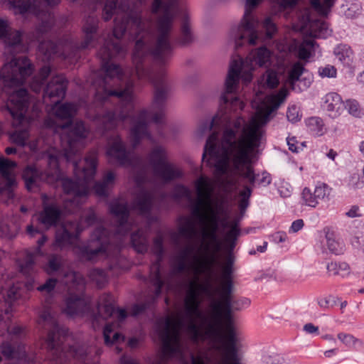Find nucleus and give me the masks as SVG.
Masks as SVG:
<instances>
[{
	"instance_id": "nucleus-60",
	"label": "nucleus",
	"mask_w": 364,
	"mask_h": 364,
	"mask_svg": "<svg viewBox=\"0 0 364 364\" xmlns=\"http://www.w3.org/2000/svg\"><path fill=\"white\" fill-rule=\"evenodd\" d=\"M360 12V7L358 4H351L347 11H346V16L349 18H353Z\"/></svg>"
},
{
	"instance_id": "nucleus-24",
	"label": "nucleus",
	"mask_w": 364,
	"mask_h": 364,
	"mask_svg": "<svg viewBox=\"0 0 364 364\" xmlns=\"http://www.w3.org/2000/svg\"><path fill=\"white\" fill-rule=\"evenodd\" d=\"M177 41L182 45L191 43L193 41L191 23L187 14H184L182 16L180 34Z\"/></svg>"
},
{
	"instance_id": "nucleus-21",
	"label": "nucleus",
	"mask_w": 364,
	"mask_h": 364,
	"mask_svg": "<svg viewBox=\"0 0 364 364\" xmlns=\"http://www.w3.org/2000/svg\"><path fill=\"white\" fill-rule=\"evenodd\" d=\"M10 5V9L15 14H24L31 13L36 16L40 15V2L33 0H8Z\"/></svg>"
},
{
	"instance_id": "nucleus-55",
	"label": "nucleus",
	"mask_w": 364,
	"mask_h": 364,
	"mask_svg": "<svg viewBox=\"0 0 364 364\" xmlns=\"http://www.w3.org/2000/svg\"><path fill=\"white\" fill-rule=\"evenodd\" d=\"M56 284H57V279H53V278H50V279H47L43 284L38 287L37 289L41 292L51 294L53 291V290L56 286Z\"/></svg>"
},
{
	"instance_id": "nucleus-10",
	"label": "nucleus",
	"mask_w": 364,
	"mask_h": 364,
	"mask_svg": "<svg viewBox=\"0 0 364 364\" xmlns=\"http://www.w3.org/2000/svg\"><path fill=\"white\" fill-rule=\"evenodd\" d=\"M33 70L32 64L27 57L13 58L0 70V85L5 87L21 85Z\"/></svg>"
},
{
	"instance_id": "nucleus-34",
	"label": "nucleus",
	"mask_w": 364,
	"mask_h": 364,
	"mask_svg": "<svg viewBox=\"0 0 364 364\" xmlns=\"http://www.w3.org/2000/svg\"><path fill=\"white\" fill-rule=\"evenodd\" d=\"M304 64L301 62L295 63L289 71L287 82L294 89V85L299 80L300 76L305 71Z\"/></svg>"
},
{
	"instance_id": "nucleus-39",
	"label": "nucleus",
	"mask_w": 364,
	"mask_h": 364,
	"mask_svg": "<svg viewBox=\"0 0 364 364\" xmlns=\"http://www.w3.org/2000/svg\"><path fill=\"white\" fill-rule=\"evenodd\" d=\"M75 110V106L73 104L65 103L56 108L55 115L60 119H71Z\"/></svg>"
},
{
	"instance_id": "nucleus-25",
	"label": "nucleus",
	"mask_w": 364,
	"mask_h": 364,
	"mask_svg": "<svg viewBox=\"0 0 364 364\" xmlns=\"http://www.w3.org/2000/svg\"><path fill=\"white\" fill-rule=\"evenodd\" d=\"M131 243L138 253L146 252L149 245L147 234L143 230H137L131 235Z\"/></svg>"
},
{
	"instance_id": "nucleus-46",
	"label": "nucleus",
	"mask_w": 364,
	"mask_h": 364,
	"mask_svg": "<svg viewBox=\"0 0 364 364\" xmlns=\"http://www.w3.org/2000/svg\"><path fill=\"white\" fill-rule=\"evenodd\" d=\"M345 108L348 110V113L353 117H360L362 115V110L359 103L355 100H346L345 102Z\"/></svg>"
},
{
	"instance_id": "nucleus-20",
	"label": "nucleus",
	"mask_w": 364,
	"mask_h": 364,
	"mask_svg": "<svg viewBox=\"0 0 364 364\" xmlns=\"http://www.w3.org/2000/svg\"><path fill=\"white\" fill-rule=\"evenodd\" d=\"M62 211L55 204H44L43 210L39 214V221L46 228L55 226L60 220Z\"/></svg>"
},
{
	"instance_id": "nucleus-50",
	"label": "nucleus",
	"mask_w": 364,
	"mask_h": 364,
	"mask_svg": "<svg viewBox=\"0 0 364 364\" xmlns=\"http://www.w3.org/2000/svg\"><path fill=\"white\" fill-rule=\"evenodd\" d=\"M302 198L304 203L310 207L315 208L318 204V200L314 195V192L309 188H304L302 191Z\"/></svg>"
},
{
	"instance_id": "nucleus-49",
	"label": "nucleus",
	"mask_w": 364,
	"mask_h": 364,
	"mask_svg": "<svg viewBox=\"0 0 364 364\" xmlns=\"http://www.w3.org/2000/svg\"><path fill=\"white\" fill-rule=\"evenodd\" d=\"M347 186L350 190L361 189L364 187V181L358 173H353L350 176Z\"/></svg>"
},
{
	"instance_id": "nucleus-36",
	"label": "nucleus",
	"mask_w": 364,
	"mask_h": 364,
	"mask_svg": "<svg viewBox=\"0 0 364 364\" xmlns=\"http://www.w3.org/2000/svg\"><path fill=\"white\" fill-rule=\"evenodd\" d=\"M297 2L298 0H273L272 12L277 15L286 9L294 7Z\"/></svg>"
},
{
	"instance_id": "nucleus-30",
	"label": "nucleus",
	"mask_w": 364,
	"mask_h": 364,
	"mask_svg": "<svg viewBox=\"0 0 364 364\" xmlns=\"http://www.w3.org/2000/svg\"><path fill=\"white\" fill-rule=\"evenodd\" d=\"M316 43L314 39H305L298 47L297 56L300 60H308L311 52L316 51Z\"/></svg>"
},
{
	"instance_id": "nucleus-62",
	"label": "nucleus",
	"mask_w": 364,
	"mask_h": 364,
	"mask_svg": "<svg viewBox=\"0 0 364 364\" xmlns=\"http://www.w3.org/2000/svg\"><path fill=\"white\" fill-rule=\"evenodd\" d=\"M97 220L95 213L92 209H90L84 216V220L87 225H91L95 223Z\"/></svg>"
},
{
	"instance_id": "nucleus-57",
	"label": "nucleus",
	"mask_w": 364,
	"mask_h": 364,
	"mask_svg": "<svg viewBox=\"0 0 364 364\" xmlns=\"http://www.w3.org/2000/svg\"><path fill=\"white\" fill-rule=\"evenodd\" d=\"M16 166V163L12 161L6 159H0V173L4 176H7L9 173V169Z\"/></svg>"
},
{
	"instance_id": "nucleus-16",
	"label": "nucleus",
	"mask_w": 364,
	"mask_h": 364,
	"mask_svg": "<svg viewBox=\"0 0 364 364\" xmlns=\"http://www.w3.org/2000/svg\"><path fill=\"white\" fill-rule=\"evenodd\" d=\"M82 231L80 225L75 221H68L62 225L55 233V244L60 248L73 244Z\"/></svg>"
},
{
	"instance_id": "nucleus-18",
	"label": "nucleus",
	"mask_w": 364,
	"mask_h": 364,
	"mask_svg": "<svg viewBox=\"0 0 364 364\" xmlns=\"http://www.w3.org/2000/svg\"><path fill=\"white\" fill-rule=\"evenodd\" d=\"M0 353L7 360L27 361L29 360L26 346L20 341H5L0 344Z\"/></svg>"
},
{
	"instance_id": "nucleus-19",
	"label": "nucleus",
	"mask_w": 364,
	"mask_h": 364,
	"mask_svg": "<svg viewBox=\"0 0 364 364\" xmlns=\"http://www.w3.org/2000/svg\"><path fill=\"white\" fill-rule=\"evenodd\" d=\"M115 311L112 304V296L110 294L102 296L97 304V314L92 315V325L95 328L102 321L111 317Z\"/></svg>"
},
{
	"instance_id": "nucleus-32",
	"label": "nucleus",
	"mask_w": 364,
	"mask_h": 364,
	"mask_svg": "<svg viewBox=\"0 0 364 364\" xmlns=\"http://www.w3.org/2000/svg\"><path fill=\"white\" fill-rule=\"evenodd\" d=\"M113 323H107L103 330V336L106 345H112L119 341H124V338L118 332H114Z\"/></svg>"
},
{
	"instance_id": "nucleus-15",
	"label": "nucleus",
	"mask_w": 364,
	"mask_h": 364,
	"mask_svg": "<svg viewBox=\"0 0 364 364\" xmlns=\"http://www.w3.org/2000/svg\"><path fill=\"white\" fill-rule=\"evenodd\" d=\"M109 208L118 220L113 237L121 239L132 229V225L128 221L129 212L127 203L120 199H114L109 203Z\"/></svg>"
},
{
	"instance_id": "nucleus-41",
	"label": "nucleus",
	"mask_w": 364,
	"mask_h": 364,
	"mask_svg": "<svg viewBox=\"0 0 364 364\" xmlns=\"http://www.w3.org/2000/svg\"><path fill=\"white\" fill-rule=\"evenodd\" d=\"M55 22L54 16L51 14H48V17L46 20L42 21L41 24L36 28L37 36L36 39L40 41L41 36L47 33L49 30L51 29Z\"/></svg>"
},
{
	"instance_id": "nucleus-13",
	"label": "nucleus",
	"mask_w": 364,
	"mask_h": 364,
	"mask_svg": "<svg viewBox=\"0 0 364 364\" xmlns=\"http://www.w3.org/2000/svg\"><path fill=\"white\" fill-rule=\"evenodd\" d=\"M82 30L83 33L82 41L80 44H70L69 48L71 50L68 53H63L64 58L70 60L76 58L77 52L95 46L100 38L98 32L99 18L97 16L92 14L85 18Z\"/></svg>"
},
{
	"instance_id": "nucleus-1",
	"label": "nucleus",
	"mask_w": 364,
	"mask_h": 364,
	"mask_svg": "<svg viewBox=\"0 0 364 364\" xmlns=\"http://www.w3.org/2000/svg\"><path fill=\"white\" fill-rule=\"evenodd\" d=\"M181 11L178 0H166L163 14L154 28L150 21L143 19L141 11L127 0H106L102 18L105 21L115 14L113 35L97 53L105 75H95V101H133L134 77L151 82L155 88L153 101H166L171 92L164 69H151L149 56L159 64H165L172 56L171 41L175 17Z\"/></svg>"
},
{
	"instance_id": "nucleus-43",
	"label": "nucleus",
	"mask_w": 364,
	"mask_h": 364,
	"mask_svg": "<svg viewBox=\"0 0 364 364\" xmlns=\"http://www.w3.org/2000/svg\"><path fill=\"white\" fill-rule=\"evenodd\" d=\"M34 257V253L28 252L23 260L20 262L21 272L24 274H28L33 270L35 264Z\"/></svg>"
},
{
	"instance_id": "nucleus-4",
	"label": "nucleus",
	"mask_w": 364,
	"mask_h": 364,
	"mask_svg": "<svg viewBox=\"0 0 364 364\" xmlns=\"http://www.w3.org/2000/svg\"><path fill=\"white\" fill-rule=\"evenodd\" d=\"M271 58V52L264 46L252 50L245 61L241 60H234L230 65L228 73L225 82V89L220 96V109H224V113L220 117V121H225L229 119L228 114L230 112H237L242 110L245 104L234 95L237 90L239 80L242 69L245 64H250L249 71L246 73L242 79L245 83H248L252 80L251 71L255 66L267 67L269 65ZM218 115H216L211 121L204 122L199 128L200 135L210 131L213 127L218 122Z\"/></svg>"
},
{
	"instance_id": "nucleus-12",
	"label": "nucleus",
	"mask_w": 364,
	"mask_h": 364,
	"mask_svg": "<svg viewBox=\"0 0 364 364\" xmlns=\"http://www.w3.org/2000/svg\"><path fill=\"white\" fill-rule=\"evenodd\" d=\"M107 154L120 166L140 168V171L135 176L136 182L139 186L146 181V176L144 168L143 159L141 156H134L128 152L124 144L119 136L114 137L107 150Z\"/></svg>"
},
{
	"instance_id": "nucleus-59",
	"label": "nucleus",
	"mask_w": 364,
	"mask_h": 364,
	"mask_svg": "<svg viewBox=\"0 0 364 364\" xmlns=\"http://www.w3.org/2000/svg\"><path fill=\"white\" fill-rule=\"evenodd\" d=\"M195 252V246L192 244H188L183 247L177 259H182L187 260L190 256H191Z\"/></svg>"
},
{
	"instance_id": "nucleus-11",
	"label": "nucleus",
	"mask_w": 364,
	"mask_h": 364,
	"mask_svg": "<svg viewBox=\"0 0 364 364\" xmlns=\"http://www.w3.org/2000/svg\"><path fill=\"white\" fill-rule=\"evenodd\" d=\"M112 238L102 226H98L92 233L86 245L77 247L82 259L94 262L100 255H107Z\"/></svg>"
},
{
	"instance_id": "nucleus-45",
	"label": "nucleus",
	"mask_w": 364,
	"mask_h": 364,
	"mask_svg": "<svg viewBox=\"0 0 364 364\" xmlns=\"http://www.w3.org/2000/svg\"><path fill=\"white\" fill-rule=\"evenodd\" d=\"M331 189L325 183H318L314 191V195L316 198L318 202L320 200L328 198Z\"/></svg>"
},
{
	"instance_id": "nucleus-23",
	"label": "nucleus",
	"mask_w": 364,
	"mask_h": 364,
	"mask_svg": "<svg viewBox=\"0 0 364 364\" xmlns=\"http://www.w3.org/2000/svg\"><path fill=\"white\" fill-rule=\"evenodd\" d=\"M153 193L144 188H140L134 200V207L142 215L149 213L152 200Z\"/></svg>"
},
{
	"instance_id": "nucleus-27",
	"label": "nucleus",
	"mask_w": 364,
	"mask_h": 364,
	"mask_svg": "<svg viewBox=\"0 0 364 364\" xmlns=\"http://www.w3.org/2000/svg\"><path fill=\"white\" fill-rule=\"evenodd\" d=\"M115 176L113 172H108L102 181L96 183L94 186V191L96 195L100 197H106L109 189L114 184Z\"/></svg>"
},
{
	"instance_id": "nucleus-63",
	"label": "nucleus",
	"mask_w": 364,
	"mask_h": 364,
	"mask_svg": "<svg viewBox=\"0 0 364 364\" xmlns=\"http://www.w3.org/2000/svg\"><path fill=\"white\" fill-rule=\"evenodd\" d=\"M303 330L306 333H309V334H315V335H318L319 334L318 327L315 326V325H314L311 323H306L303 326Z\"/></svg>"
},
{
	"instance_id": "nucleus-7",
	"label": "nucleus",
	"mask_w": 364,
	"mask_h": 364,
	"mask_svg": "<svg viewBox=\"0 0 364 364\" xmlns=\"http://www.w3.org/2000/svg\"><path fill=\"white\" fill-rule=\"evenodd\" d=\"M263 0H245V13L237 29L232 31L235 48L245 45L254 46L257 43L259 20L254 10Z\"/></svg>"
},
{
	"instance_id": "nucleus-61",
	"label": "nucleus",
	"mask_w": 364,
	"mask_h": 364,
	"mask_svg": "<svg viewBox=\"0 0 364 364\" xmlns=\"http://www.w3.org/2000/svg\"><path fill=\"white\" fill-rule=\"evenodd\" d=\"M304 225V221L301 219L294 220L289 229V232L295 233L303 228Z\"/></svg>"
},
{
	"instance_id": "nucleus-64",
	"label": "nucleus",
	"mask_w": 364,
	"mask_h": 364,
	"mask_svg": "<svg viewBox=\"0 0 364 364\" xmlns=\"http://www.w3.org/2000/svg\"><path fill=\"white\" fill-rule=\"evenodd\" d=\"M272 237L273 242H274L277 244L284 242L285 241H287L288 238L287 235L285 232H277L272 235Z\"/></svg>"
},
{
	"instance_id": "nucleus-35",
	"label": "nucleus",
	"mask_w": 364,
	"mask_h": 364,
	"mask_svg": "<svg viewBox=\"0 0 364 364\" xmlns=\"http://www.w3.org/2000/svg\"><path fill=\"white\" fill-rule=\"evenodd\" d=\"M309 130L315 135L321 136L324 133V124L318 117H312L306 120Z\"/></svg>"
},
{
	"instance_id": "nucleus-22",
	"label": "nucleus",
	"mask_w": 364,
	"mask_h": 364,
	"mask_svg": "<svg viewBox=\"0 0 364 364\" xmlns=\"http://www.w3.org/2000/svg\"><path fill=\"white\" fill-rule=\"evenodd\" d=\"M323 108L328 112L332 118L338 117L342 111L343 100L336 92H329L323 98Z\"/></svg>"
},
{
	"instance_id": "nucleus-5",
	"label": "nucleus",
	"mask_w": 364,
	"mask_h": 364,
	"mask_svg": "<svg viewBox=\"0 0 364 364\" xmlns=\"http://www.w3.org/2000/svg\"><path fill=\"white\" fill-rule=\"evenodd\" d=\"M38 324L48 331L46 340L48 349L51 351L53 359L64 364L69 357L80 360L84 364H95L88 358L87 351L82 347L70 346L67 349L64 343L67 341L68 330L60 326L48 309H44L40 314Z\"/></svg>"
},
{
	"instance_id": "nucleus-52",
	"label": "nucleus",
	"mask_w": 364,
	"mask_h": 364,
	"mask_svg": "<svg viewBox=\"0 0 364 364\" xmlns=\"http://www.w3.org/2000/svg\"><path fill=\"white\" fill-rule=\"evenodd\" d=\"M28 137V134L26 130L16 131L11 134L12 141L21 146L26 145Z\"/></svg>"
},
{
	"instance_id": "nucleus-3",
	"label": "nucleus",
	"mask_w": 364,
	"mask_h": 364,
	"mask_svg": "<svg viewBox=\"0 0 364 364\" xmlns=\"http://www.w3.org/2000/svg\"><path fill=\"white\" fill-rule=\"evenodd\" d=\"M87 134V129L83 122L77 121L72 124L68 133L60 136L63 156L68 162H71L73 164L75 181L68 178H61L58 159L50 155L49 165L53 166V172H41L35 166H28L24 168L22 177L26 188L28 191L32 190L38 186L39 181L52 183L55 181H61L63 189L67 194L75 197L86 196L89 191V183L94 178L97 168L95 153H91L85 158L82 166L79 164L80 151L83 146L82 141Z\"/></svg>"
},
{
	"instance_id": "nucleus-29",
	"label": "nucleus",
	"mask_w": 364,
	"mask_h": 364,
	"mask_svg": "<svg viewBox=\"0 0 364 364\" xmlns=\"http://www.w3.org/2000/svg\"><path fill=\"white\" fill-rule=\"evenodd\" d=\"M310 29L311 35L316 38H326L331 34L327 23L321 20L311 23Z\"/></svg>"
},
{
	"instance_id": "nucleus-37",
	"label": "nucleus",
	"mask_w": 364,
	"mask_h": 364,
	"mask_svg": "<svg viewBox=\"0 0 364 364\" xmlns=\"http://www.w3.org/2000/svg\"><path fill=\"white\" fill-rule=\"evenodd\" d=\"M326 269L333 275L344 276L350 272V267L346 262H330L328 263Z\"/></svg>"
},
{
	"instance_id": "nucleus-33",
	"label": "nucleus",
	"mask_w": 364,
	"mask_h": 364,
	"mask_svg": "<svg viewBox=\"0 0 364 364\" xmlns=\"http://www.w3.org/2000/svg\"><path fill=\"white\" fill-rule=\"evenodd\" d=\"M338 339L346 346L349 348H359L364 347V342L353 335L346 333H339L337 335Z\"/></svg>"
},
{
	"instance_id": "nucleus-58",
	"label": "nucleus",
	"mask_w": 364,
	"mask_h": 364,
	"mask_svg": "<svg viewBox=\"0 0 364 364\" xmlns=\"http://www.w3.org/2000/svg\"><path fill=\"white\" fill-rule=\"evenodd\" d=\"M287 117L289 122L293 123L299 121L301 115L299 114V108L295 105L290 107L287 110Z\"/></svg>"
},
{
	"instance_id": "nucleus-8",
	"label": "nucleus",
	"mask_w": 364,
	"mask_h": 364,
	"mask_svg": "<svg viewBox=\"0 0 364 364\" xmlns=\"http://www.w3.org/2000/svg\"><path fill=\"white\" fill-rule=\"evenodd\" d=\"M149 164L154 176L165 183L183 176L181 168L169 161L166 150L161 146L154 147L148 155Z\"/></svg>"
},
{
	"instance_id": "nucleus-42",
	"label": "nucleus",
	"mask_w": 364,
	"mask_h": 364,
	"mask_svg": "<svg viewBox=\"0 0 364 364\" xmlns=\"http://www.w3.org/2000/svg\"><path fill=\"white\" fill-rule=\"evenodd\" d=\"M90 279L95 282L99 288H102L107 282L106 273L103 269H94L89 272Z\"/></svg>"
},
{
	"instance_id": "nucleus-54",
	"label": "nucleus",
	"mask_w": 364,
	"mask_h": 364,
	"mask_svg": "<svg viewBox=\"0 0 364 364\" xmlns=\"http://www.w3.org/2000/svg\"><path fill=\"white\" fill-rule=\"evenodd\" d=\"M318 73L321 77H336L337 70L336 68L331 65H327L324 67H320L318 70Z\"/></svg>"
},
{
	"instance_id": "nucleus-28",
	"label": "nucleus",
	"mask_w": 364,
	"mask_h": 364,
	"mask_svg": "<svg viewBox=\"0 0 364 364\" xmlns=\"http://www.w3.org/2000/svg\"><path fill=\"white\" fill-rule=\"evenodd\" d=\"M22 36L21 31L13 30L9 27L3 41L7 48H14L22 46Z\"/></svg>"
},
{
	"instance_id": "nucleus-47",
	"label": "nucleus",
	"mask_w": 364,
	"mask_h": 364,
	"mask_svg": "<svg viewBox=\"0 0 364 364\" xmlns=\"http://www.w3.org/2000/svg\"><path fill=\"white\" fill-rule=\"evenodd\" d=\"M262 27L265 31L266 37L272 38L274 35L277 32V27L276 23L272 21L271 17H267L263 23Z\"/></svg>"
},
{
	"instance_id": "nucleus-38",
	"label": "nucleus",
	"mask_w": 364,
	"mask_h": 364,
	"mask_svg": "<svg viewBox=\"0 0 364 364\" xmlns=\"http://www.w3.org/2000/svg\"><path fill=\"white\" fill-rule=\"evenodd\" d=\"M334 3L335 0H323V1L320 0H311L314 9L323 16H326L329 13Z\"/></svg>"
},
{
	"instance_id": "nucleus-31",
	"label": "nucleus",
	"mask_w": 364,
	"mask_h": 364,
	"mask_svg": "<svg viewBox=\"0 0 364 364\" xmlns=\"http://www.w3.org/2000/svg\"><path fill=\"white\" fill-rule=\"evenodd\" d=\"M6 330L9 335L14 336L18 338H23L26 335V327L16 325L11 328H8L4 321L2 315H0V336L4 335Z\"/></svg>"
},
{
	"instance_id": "nucleus-9",
	"label": "nucleus",
	"mask_w": 364,
	"mask_h": 364,
	"mask_svg": "<svg viewBox=\"0 0 364 364\" xmlns=\"http://www.w3.org/2000/svg\"><path fill=\"white\" fill-rule=\"evenodd\" d=\"M164 239L161 235L156 237L153 242L152 252L156 255V261L150 267L149 280L154 287V296L151 302H144L134 304L132 308V314L137 316L146 309L150 307L151 303H154L156 299L161 294L164 282L161 275V263L164 254Z\"/></svg>"
},
{
	"instance_id": "nucleus-17",
	"label": "nucleus",
	"mask_w": 364,
	"mask_h": 364,
	"mask_svg": "<svg viewBox=\"0 0 364 364\" xmlns=\"http://www.w3.org/2000/svg\"><path fill=\"white\" fill-rule=\"evenodd\" d=\"M68 86V80L62 75H56L49 81L47 84L43 92V100L48 102L58 104L64 98Z\"/></svg>"
},
{
	"instance_id": "nucleus-14",
	"label": "nucleus",
	"mask_w": 364,
	"mask_h": 364,
	"mask_svg": "<svg viewBox=\"0 0 364 364\" xmlns=\"http://www.w3.org/2000/svg\"><path fill=\"white\" fill-rule=\"evenodd\" d=\"M28 92L21 88L11 94L5 105L1 107L3 112H7L13 118L12 125H19L25 117L28 107Z\"/></svg>"
},
{
	"instance_id": "nucleus-40",
	"label": "nucleus",
	"mask_w": 364,
	"mask_h": 364,
	"mask_svg": "<svg viewBox=\"0 0 364 364\" xmlns=\"http://www.w3.org/2000/svg\"><path fill=\"white\" fill-rule=\"evenodd\" d=\"M252 194V189L247 186H245L243 189L240 191L238 206L242 214H243L249 206V200Z\"/></svg>"
},
{
	"instance_id": "nucleus-56",
	"label": "nucleus",
	"mask_w": 364,
	"mask_h": 364,
	"mask_svg": "<svg viewBox=\"0 0 364 364\" xmlns=\"http://www.w3.org/2000/svg\"><path fill=\"white\" fill-rule=\"evenodd\" d=\"M266 84L270 88H274L278 85L279 79L275 71L267 70L266 72Z\"/></svg>"
},
{
	"instance_id": "nucleus-48",
	"label": "nucleus",
	"mask_w": 364,
	"mask_h": 364,
	"mask_svg": "<svg viewBox=\"0 0 364 364\" xmlns=\"http://www.w3.org/2000/svg\"><path fill=\"white\" fill-rule=\"evenodd\" d=\"M173 197L175 199L191 198V191L186 186L178 184L176 185L173 191Z\"/></svg>"
},
{
	"instance_id": "nucleus-6",
	"label": "nucleus",
	"mask_w": 364,
	"mask_h": 364,
	"mask_svg": "<svg viewBox=\"0 0 364 364\" xmlns=\"http://www.w3.org/2000/svg\"><path fill=\"white\" fill-rule=\"evenodd\" d=\"M61 283L67 287L68 296L66 298V314L74 316H81L90 308V301L84 294L85 281L79 272L68 270L63 273Z\"/></svg>"
},
{
	"instance_id": "nucleus-53",
	"label": "nucleus",
	"mask_w": 364,
	"mask_h": 364,
	"mask_svg": "<svg viewBox=\"0 0 364 364\" xmlns=\"http://www.w3.org/2000/svg\"><path fill=\"white\" fill-rule=\"evenodd\" d=\"M60 259L59 257L53 255L48 260L46 272L49 274H53L60 269Z\"/></svg>"
},
{
	"instance_id": "nucleus-26",
	"label": "nucleus",
	"mask_w": 364,
	"mask_h": 364,
	"mask_svg": "<svg viewBox=\"0 0 364 364\" xmlns=\"http://www.w3.org/2000/svg\"><path fill=\"white\" fill-rule=\"evenodd\" d=\"M333 54L343 65L349 66L353 63V52L348 45H338L333 50Z\"/></svg>"
},
{
	"instance_id": "nucleus-44",
	"label": "nucleus",
	"mask_w": 364,
	"mask_h": 364,
	"mask_svg": "<svg viewBox=\"0 0 364 364\" xmlns=\"http://www.w3.org/2000/svg\"><path fill=\"white\" fill-rule=\"evenodd\" d=\"M179 235L188 240H191L196 235V230L194 225L187 221L183 225L178 229Z\"/></svg>"
},
{
	"instance_id": "nucleus-51",
	"label": "nucleus",
	"mask_w": 364,
	"mask_h": 364,
	"mask_svg": "<svg viewBox=\"0 0 364 364\" xmlns=\"http://www.w3.org/2000/svg\"><path fill=\"white\" fill-rule=\"evenodd\" d=\"M327 247L329 251L335 255L342 254L344 250V246L342 243L336 241L335 239L326 236Z\"/></svg>"
},
{
	"instance_id": "nucleus-2",
	"label": "nucleus",
	"mask_w": 364,
	"mask_h": 364,
	"mask_svg": "<svg viewBox=\"0 0 364 364\" xmlns=\"http://www.w3.org/2000/svg\"><path fill=\"white\" fill-rule=\"evenodd\" d=\"M287 90L282 88L278 94L267 97L259 104L254 102L256 108L254 116L247 123L242 117H237L227 126L218 144V134L213 132L208 138L203 154V161L211 164L214 161L215 173L225 174L229 168L237 172L250 184L256 181V175L251 164L259 154L264 132L262 127L265 124L274 109L287 95Z\"/></svg>"
}]
</instances>
